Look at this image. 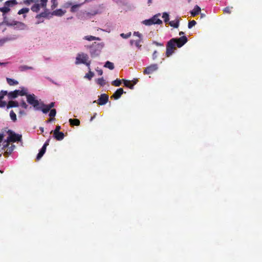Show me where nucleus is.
<instances>
[{"label":"nucleus","mask_w":262,"mask_h":262,"mask_svg":"<svg viewBox=\"0 0 262 262\" xmlns=\"http://www.w3.org/2000/svg\"><path fill=\"white\" fill-rule=\"evenodd\" d=\"M187 41V38L185 36H182L179 38H172L167 44L166 54L169 57L171 55L173 52V50L175 49V47L178 48L182 47Z\"/></svg>","instance_id":"obj_1"},{"label":"nucleus","mask_w":262,"mask_h":262,"mask_svg":"<svg viewBox=\"0 0 262 262\" xmlns=\"http://www.w3.org/2000/svg\"><path fill=\"white\" fill-rule=\"evenodd\" d=\"M9 136L6 139L4 140L3 139V141L1 143L2 149L4 150L6 147L8 146L9 143L10 142H16L19 141L21 139V135L17 134L12 130H9L8 131Z\"/></svg>","instance_id":"obj_2"},{"label":"nucleus","mask_w":262,"mask_h":262,"mask_svg":"<svg viewBox=\"0 0 262 262\" xmlns=\"http://www.w3.org/2000/svg\"><path fill=\"white\" fill-rule=\"evenodd\" d=\"M47 1L48 0H25L24 3L26 5H30L31 3H34L31 9L33 12H37L40 8L46 7Z\"/></svg>","instance_id":"obj_3"},{"label":"nucleus","mask_w":262,"mask_h":262,"mask_svg":"<svg viewBox=\"0 0 262 262\" xmlns=\"http://www.w3.org/2000/svg\"><path fill=\"white\" fill-rule=\"evenodd\" d=\"M26 98L28 103L32 105L35 110H39L38 106L40 104V102H39V101L37 99V98L34 94H28Z\"/></svg>","instance_id":"obj_4"},{"label":"nucleus","mask_w":262,"mask_h":262,"mask_svg":"<svg viewBox=\"0 0 262 262\" xmlns=\"http://www.w3.org/2000/svg\"><path fill=\"white\" fill-rule=\"evenodd\" d=\"M89 59V56L88 54L81 52L77 54L76 59H75V64L78 65L80 64H83L84 63H86V61H88Z\"/></svg>","instance_id":"obj_5"},{"label":"nucleus","mask_w":262,"mask_h":262,"mask_svg":"<svg viewBox=\"0 0 262 262\" xmlns=\"http://www.w3.org/2000/svg\"><path fill=\"white\" fill-rule=\"evenodd\" d=\"M17 4L16 0H10L5 3L4 6L0 8V11L3 13V15L8 13L10 10V7H12Z\"/></svg>","instance_id":"obj_6"},{"label":"nucleus","mask_w":262,"mask_h":262,"mask_svg":"<svg viewBox=\"0 0 262 262\" xmlns=\"http://www.w3.org/2000/svg\"><path fill=\"white\" fill-rule=\"evenodd\" d=\"M158 69V67L157 64H152L145 69L144 73L145 74H150L157 70Z\"/></svg>","instance_id":"obj_7"},{"label":"nucleus","mask_w":262,"mask_h":262,"mask_svg":"<svg viewBox=\"0 0 262 262\" xmlns=\"http://www.w3.org/2000/svg\"><path fill=\"white\" fill-rule=\"evenodd\" d=\"M108 100V96L105 94H101L98 100V103L99 105H103L105 104Z\"/></svg>","instance_id":"obj_8"},{"label":"nucleus","mask_w":262,"mask_h":262,"mask_svg":"<svg viewBox=\"0 0 262 262\" xmlns=\"http://www.w3.org/2000/svg\"><path fill=\"white\" fill-rule=\"evenodd\" d=\"M14 28L18 30H25L28 29L27 26L21 22L16 21L14 24Z\"/></svg>","instance_id":"obj_9"},{"label":"nucleus","mask_w":262,"mask_h":262,"mask_svg":"<svg viewBox=\"0 0 262 262\" xmlns=\"http://www.w3.org/2000/svg\"><path fill=\"white\" fill-rule=\"evenodd\" d=\"M38 108V111H41L44 114L47 113L51 110L47 104H45L43 102H40Z\"/></svg>","instance_id":"obj_10"},{"label":"nucleus","mask_w":262,"mask_h":262,"mask_svg":"<svg viewBox=\"0 0 262 262\" xmlns=\"http://www.w3.org/2000/svg\"><path fill=\"white\" fill-rule=\"evenodd\" d=\"M15 148V146L14 145L12 144L10 146H9V144L8 146L6 147L5 148V149L4 150L5 151L4 155L8 156V155L11 154V153L13 152V151L14 150Z\"/></svg>","instance_id":"obj_11"},{"label":"nucleus","mask_w":262,"mask_h":262,"mask_svg":"<svg viewBox=\"0 0 262 262\" xmlns=\"http://www.w3.org/2000/svg\"><path fill=\"white\" fill-rule=\"evenodd\" d=\"M20 90H16V92L18 96H26L28 95V90L24 87L20 88Z\"/></svg>","instance_id":"obj_12"},{"label":"nucleus","mask_w":262,"mask_h":262,"mask_svg":"<svg viewBox=\"0 0 262 262\" xmlns=\"http://www.w3.org/2000/svg\"><path fill=\"white\" fill-rule=\"evenodd\" d=\"M160 15V13L157 14L155 15L152 17L151 18L152 21H153V24H158L160 25L162 24V21L158 18V17Z\"/></svg>","instance_id":"obj_13"},{"label":"nucleus","mask_w":262,"mask_h":262,"mask_svg":"<svg viewBox=\"0 0 262 262\" xmlns=\"http://www.w3.org/2000/svg\"><path fill=\"white\" fill-rule=\"evenodd\" d=\"M16 39V37H6L0 38V47L3 46L6 42L13 40Z\"/></svg>","instance_id":"obj_14"},{"label":"nucleus","mask_w":262,"mask_h":262,"mask_svg":"<svg viewBox=\"0 0 262 262\" xmlns=\"http://www.w3.org/2000/svg\"><path fill=\"white\" fill-rule=\"evenodd\" d=\"M123 93V90L122 88H120L114 93L113 96L115 99H118L121 97Z\"/></svg>","instance_id":"obj_15"},{"label":"nucleus","mask_w":262,"mask_h":262,"mask_svg":"<svg viewBox=\"0 0 262 262\" xmlns=\"http://www.w3.org/2000/svg\"><path fill=\"white\" fill-rule=\"evenodd\" d=\"M201 8L199 6L195 5L190 13L192 16H195L201 12Z\"/></svg>","instance_id":"obj_16"},{"label":"nucleus","mask_w":262,"mask_h":262,"mask_svg":"<svg viewBox=\"0 0 262 262\" xmlns=\"http://www.w3.org/2000/svg\"><path fill=\"white\" fill-rule=\"evenodd\" d=\"M54 137L57 140H62L64 138V134L62 132L54 133Z\"/></svg>","instance_id":"obj_17"},{"label":"nucleus","mask_w":262,"mask_h":262,"mask_svg":"<svg viewBox=\"0 0 262 262\" xmlns=\"http://www.w3.org/2000/svg\"><path fill=\"white\" fill-rule=\"evenodd\" d=\"M83 39L91 41L93 40H100V38L99 37H96L95 36H92V35H87L83 37Z\"/></svg>","instance_id":"obj_18"},{"label":"nucleus","mask_w":262,"mask_h":262,"mask_svg":"<svg viewBox=\"0 0 262 262\" xmlns=\"http://www.w3.org/2000/svg\"><path fill=\"white\" fill-rule=\"evenodd\" d=\"M169 24L171 27L174 28H178L179 26V19L178 18H176L173 20H171L169 22Z\"/></svg>","instance_id":"obj_19"},{"label":"nucleus","mask_w":262,"mask_h":262,"mask_svg":"<svg viewBox=\"0 0 262 262\" xmlns=\"http://www.w3.org/2000/svg\"><path fill=\"white\" fill-rule=\"evenodd\" d=\"M19 106L18 103L17 101H10L7 106V108L11 107H15Z\"/></svg>","instance_id":"obj_20"},{"label":"nucleus","mask_w":262,"mask_h":262,"mask_svg":"<svg viewBox=\"0 0 262 262\" xmlns=\"http://www.w3.org/2000/svg\"><path fill=\"white\" fill-rule=\"evenodd\" d=\"M83 4V3L72 5L71 8V12H75L77 11Z\"/></svg>","instance_id":"obj_21"},{"label":"nucleus","mask_w":262,"mask_h":262,"mask_svg":"<svg viewBox=\"0 0 262 262\" xmlns=\"http://www.w3.org/2000/svg\"><path fill=\"white\" fill-rule=\"evenodd\" d=\"M19 70L21 72H24L28 70H33L34 69L32 67H30L26 65H22L19 67Z\"/></svg>","instance_id":"obj_22"},{"label":"nucleus","mask_w":262,"mask_h":262,"mask_svg":"<svg viewBox=\"0 0 262 262\" xmlns=\"http://www.w3.org/2000/svg\"><path fill=\"white\" fill-rule=\"evenodd\" d=\"M93 46L94 48H96V49H97L98 50H99V51L101 52V50L102 49V48L104 47V43H103V42H99V43L94 42V43L93 44Z\"/></svg>","instance_id":"obj_23"},{"label":"nucleus","mask_w":262,"mask_h":262,"mask_svg":"<svg viewBox=\"0 0 262 262\" xmlns=\"http://www.w3.org/2000/svg\"><path fill=\"white\" fill-rule=\"evenodd\" d=\"M6 80H7V83L10 85H17L18 84V82L17 80L13 79H11L10 78H7Z\"/></svg>","instance_id":"obj_24"},{"label":"nucleus","mask_w":262,"mask_h":262,"mask_svg":"<svg viewBox=\"0 0 262 262\" xmlns=\"http://www.w3.org/2000/svg\"><path fill=\"white\" fill-rule=\"evenodd\" d=\"M100 53V51L97 49H92L90 51L91 55L92 57H95L98 56Z\"/></svg>","instance_id":"obj_25"},{"label":"nucleus","mask_w":262,"mask_h":262,"mask_svg":"<svg viewBox=\"0 0 262 262\" xmlns=\"http://www.w3.org/2000/svg\"><path fill=\"white\" fill-rule=\"evenodd\" d=\"M141 39H139L137 40H130V43L131 45H133L134 43L136 45V46L138 48L140 49L141 47Z\"/></svg>","instance_id":"obj_26"},{"label":"nucleus","mask_w":262,"mask_h":262,"mask_svg":"<svg viewBox=\"0 0 262 262\" xmlns=\"http://www.w3.org/2000/svg\"><path fill=\"white\" fill-rule=\"evenodd\" d=\"M66 13L65 11H63L62 10L59 9L56 10L53 12V14L56 16H62Z\"/></svg>","instance_id":"obj_27"},{"label":"nucleus","mask_w":262,"mask_h":262,"mask_svg":"<svg viewBox=\"0 0 262 262\" xmlns=\"http://www.w3.org/2000/svg\"><path fill=\"white\" fill-rule=\"evenodd\" d=\"M69 121L71 125H77H77H79L80 124L79 120L77 119H70Z\"/></svg>","instance_id":"obj_28"},{"label":"nucleus","mask_w":262,"mask_h":262,"mask_svg":"<svg viewBox=\"0 0 262 262\" xmlns=\"http://www.w3.org/2000/svg\"><path fill=\"white\" fill-rule=\"evenodd\" d=\"M8 97L9 99H14L16 98L18 95L16 93V91L10 92L8 94Z\"/></svg>","instance_id":"obj_29"},{"label":"nucleus","mask_w":262,"mask_h":262,"mask_svg":"<svg viewBox=\"0 0 262 262\" xmlns=\"http://www.w3.org/2000/svg\"><path fill=\"white\" fill-rule=\"evenodd\" d=\"M104 67L105 68H107L110 70H113L114 69V66L113 63L110 62V61H106L104 64Z\"/></svg>","instance_id":"obj_30"},{"label":"nucleus","mask_w":262,"mask_h":262,"mask_svg":"<svg viewBox=\"0 0 262 262\" xmlns=\"http://www.w3.org/2000/svg\"><path fill=\"white\" fill-rule=\"evenodd\" d=\"M96 81L97 83L100 84L101 86H104L106 83L105 80L102 77L96 79Z\"/></svg>","instance_id":"obj_31"},{"label":"nucleus","mask_w":262,"mask_h":262,"mask_svg":"<svg viewBox=\"0 0 262 262\" xmlns=\"http://www.w3.org/2000/svg\"><path fill=\"white\" fill-rule=\"evenodd\" d=\"M29 11V8H24L18 11V14L20 15V14H26V13H28Z\"/></svg>","instance_id":"obj_32"},{"label":"nucleus","mask_w":262,"mask_h":262,"mask_svg":"<svg viewBox=\"0 0 262 262\" xmlns=\"http://www.w3.org/2000/svg\"><path fill=\"white\" fill-rule=\"evenodd\" d=\"M10 117L11 119L13 121L15 122L17 120L16 115L13 111H11L10 112Z\"/></svg>","instance_id":"obj_33"},{"label":"nucleus","mask_w":262,"mask_h":262,"mask_svg":"<svg viewBox=\"0 0 262 262\" xmlns=\"http://www.w3.org/2000/svg\"><path fill=\"white\" fill-rule=\"evenodd\" d=\"M142 23L146 26H150L153 24V21H152V20L151 18L148 19H145L143 21H142Z\"/></svg>","instance_id":"obj_34"},{"label":"nucleus","mask_w":262,"mask_h":262,"mask_svg":"<svg viewBox=\"0 0 262 262\" xmlns=\"http://www.w3.org/2000/svg\"><path fill=\"white\" fill-rule=\"evenodd\" d=\"M94 76V74L91 71H89V72L85 74L84 76L85 78H87L89 80H91L93 77Z\"/></svg>","instance_id":"obj_35"},{"label":"nucleus","mask_w":262,"mask_h":262,"mask_svg":"<svg viewBox=\"0 0 262 262\" xmlns=\"http://www.w3.org/2000/svg\"><path fill=\"white\" fill-rule=\"evenodd\" d=\"M162 17L164 18L165 23H167L169 21V14L167 12L163 13Z\"/></svg>","instance_id":"obj_36"},{"label":"nucleus","mask_w":262,"mask_h":262,"mask_svg":"<svg viewBox=\"0 0 262 262\" xmlns=\"http://www.w3.org/2000/svg\"><path fill=\"white\" fill-rule=\"evenodd\" d=\"M112 83L113 85H115L116 86H119L120 85L121 83V80L120 79H116L114 81H113Z\"/></svg>","instance_id":"obj_37"},{"label":"nucleus","mask_w":262,"mask_h":262,"mask_svg":"<svg viewBox=\"0 0 262 262\" xmlns=\"http://www.w3.org/2000/svg\"><path fill=\"white\" fill-rule=\"evenodd\" d=\"M56 111L55 109H51L50 110V112L49 113V116L51 117H54L56 116Z\"/></svg>","instance_id":"obj_38"},{"label":"nucleus","mask_w":262,"mask_h":262,"mask_svg":"<svg viewBox=\"0 0 262 262\" xmlns=\"http://www.w3.org/2000/svg\"><path fill=\"white\" fill-rule=\"evenodd\" d=\"M120 36H121L123 38L126 39V38H129V37L131 36V32H128V33H127V34L121 33V34H120Z\"/></svg>","instance_id":"obj_39"},{"label":"nucleus","mask_w":262,"mask_h":262,"mask_svg":"<svg viewBox=\"0 0 262 262\" xmlns=\"http://www.w3.org/2000/svg\"><path fill=\"white\" fill-rule=\"evenodd\" d=\"M195 24H196V21L195 20H191L189 22L188 25V27L189 29H191L193 26H194L195 25Z\"/></svg>","instance_id":"obj_40"},{"label":"nucleus","mask_w":262,"mask_h":262,"mask_svg":"<svg viewBox=\"0 0 262 262\" xmlns=\"http://www.w3.org/2000/svg\"><path fill=\"white\" fill-rule=\"evenodd\" d=\"M7 94V91H2L1 92H0V100H2L4 96Z\"/></svg>","instance_id":"obj_41"},{"label":"nucleus","mask_w":262,"mask_h":262,"mask_svg":"<svg viewBox=\"0 0 262 262\" xmlns=\"http://www.w3.org/2000/svg\"><path fill=\"white\" fill-rule=\"evenodd\" d=\"M233 7H227L224 9V12L226 13H230Z\"/></svg>","instance_id":"obj_42"},{"label":"nucleus","mask_w":262,"mask_h":262,"mask_svg":"<svg viewBox=\"0 0 262 262\" xmlns=\"http://www.w3.org/2000/svg\"><path fill=\"white\" fill-rule=\"evenodd\" d=\"M20 106H21L22 107H23L25 109H27L28 107V105L27 104V103L24 100H23L20 102Z\"/></svg>","instance_id":"obj_43"},{"label":"nucleus","mask_w":262,"mask_h":262,"mask_svg":"<svg viewBox=\"0 0 262 262\" xmlns=\"http://www.w3.org/2000/svg\"><path fill=\"white\" fill-rule=\"evenodd\" d=\"M52 4V8H56L58 5V3L57 0H52L51 1Z\"/></svg>","instance_id":"obj_44"},{"label":"nucleus","mask_w":262,"mask_h":262,"mask_svg":"<svg viewBox=\"0 0 262 262\" xmlns=\"http://www.w3.org/2000/svg\"><path fill=\"white\" fill-rule=\"evenodd\" d=\"M102 13V10H94L91 13V14L92 15H96V14H100Z\"/></svg>","instance_id":"obj_45"},{"label":"nucleus","mask_w":262,"mask_h":262,"mask_svg":"<svg viewBox=\"0 0 262 262\" xmlns=\"http://www.w3.org/2000/svg\"><path fill=\"white\" fill-rule=\"evenodd\" d=\"M122 81L124 82V84L125 86L128 87V85L130 84V81L123 79Z\"/></svg>","instance_id":"obj_46"},{"label":"nucleus","mask_w":262,"mask_h":262,"mask_svg":"<svg viewBox=\"0 0 262 262\" xmlns=\"http://www.w3.org/2000/svg\"><path fill=\"white\" fill-rule=\"evenodd\" d=\"M7 103L5 101L0 100V107H4L6 105Z\"/></svg>","instance_id":"obj_47"},{"label":"nucleus","mask_w":262,"mask_h":262,"mask_svg":"<svg viewBox=\"0 0 262 262\" xmlns=\"http://www.w3.org/2000/svg\"><path fill=\"white\" fill-rule=\"evenodd\" d=\"M83 64L86 65L88 67L89 71H91V68H90L91 61L88 60V61H86V63H84Z\"/></svg>","instance_id":"obj_48"},{"label":"nucleus","mask_w":262,"mask_h":262,"mask_svg":"<svg viewBox=\"0 0 262 262\" xmlns=\"http://www.w3.org/2000/svg\"><path fill=\"white\" fill-rule=\"evenodd\" d=\"M5 135L3 133H0V147H1V143L3 141V139L4 138Z\"/></svg>","instance_id":"obj_49"},{"label":"nucleus","mask_w":262,"mask_h":262,"mask_svg":"<svg viewBox=\"0 0 262 262\" xmlns=\"http://www.w3.org/2000/svg\"><path fill=\"white\" fill-rule=\"evenodd\" d=\"M133 35L134 36H138L140 38H141L142 37L141 34H140L139 32H134V33H133Z\"/></svg>","instance_id":"obj_50"},{"label":"nucleus","mask_w":262,"mask_h":262,"mask_svg":"<svg viewBox=\"0 0 262 262\" xmlns=\"http://www.w3.org/2000/svg\"><path fill=\"white\" fill-rule=\"evenodd\" d=\"M46 147H45V146H43L42 147V148L40 149V150H39V152L44 155V154L46 152Z\"/></svg>","instance_id":"obj_51"},{"label":"nucleus","mask_w":262,"mask_h":262,"mask_svg":"<svg viewBox=\"0 0 262 262\" xmlns=\"http://www.w3.org/2000/svg\"><path fill=\"white\" fill-rule=\"evenodd\" d=\"M46 16V13L43 12V13H41L37 15L36 17V18H39V17H45Z\"/></svg>","instance_id":"obj_52"},{"label":"nucleus","mask_w":262,"mask_h":262,"mask_svg":"<svg viewBox=\"0 0 262 262\" xmlns=\"http://www.w3.org/2000/svg\"><path fill=\"white\" fill-rule=\"evenodd\" d=\"M72 3L71 2H67L64 4L65 8H69L70 6H72Z\"/></svg>","instance_id":"obj_53"},{"label":"nucleus","mask_w":262,"mask_h":262,"mask_svg":"<svg viewBox=\"0 0 262 262\" xmlns=\"http://www.w3.org/2000/svg\"><path fill=\"white\" fill-rule=\"evenodd\" d=\"M60 129V126L58 125L56 127L55 130L53 131L54 133H57V132H59V129Z\"/></svg>","instance_id":"obj_54"},{"label":"nucleus","mask_w":262,"mask_h":262,"mask_svg":"<svg viewBox=\"0 0 262 262\" xmlns=\"http://www.w3.org/2000/svg\"><path fill=\"white\" fill-rule=\"evenodd\" d=\"M152 43L156 45L157 46H163V43H159V42H157L156 41H154L152 42Z\"/></svg>","instance_id":"obj_55"},{"label":"nucleus","mask_w":262,"mask_h":262,"mask_svg":"<svg viewBox=\"0 0 262 262\" xmlns=\"http://www.w3.org/2000/svg\"><path fill=\"white\" fill-rule=\"evenodd\" d=\"M43 154H42V153L39 152V153L38 154L37 156V160H39L42 156H43Z\"/></svg>","instance_id":"obj_56"},{"label":"nucleus","mask_w":262,"mask_h":262,"mask_svg":"<svg viewBox=\"0 0 262 262\" xmlns=\"http://www.w3.org/2000/svg\"><path fill=\"white\" fill-rule=\"evenodd\" d=\"M54 102H51L49 104H48L47 105L49 106V108L51 110V108L54 106Z\"/></svg>","instance_id":"obj_57"},{"label":"nucleus","mask_w":262,"mask_h":262,"mask_svg":"<svg viewBox=\"0 0 262 262\" xmlns=\"http://www.w3.org/2000/svg\"><path fill=\"white\" fill-rule=\"evenodd\" d=\"M96 71L97 72L99 75H102L103 74V71L101 69H97Z\"/></svg>","instance_id":"obj_58"},{"label":"nucleus","mask_w":262,"mask_h":262,"mask_svg":"<svg viewBox=\"0 0 262 262\" xmlns=\"http://www.w3.org/2000/svg\"><path fill=\"white\" fill-rule=\"evenodd\" d=\"M157 52L156 51H155L154 53H153V54H152V58L154 59H155V58H157Z\"/></svg>","instance_id":"obj_59"},{"label":"nucleus","mask_w":262,"mask_h":262,"mask_svg":"<svg viewBox=\"0 0 262 262\" xmlns=\"http://www.w3.org/2000/svg\"><path fill=\"white\" fill-rule=\"evenodd\" d=\"M50 139H48L46 142L45 143L43 146H45V147L47 148V146L49 145Z\"/></svg>","instance_id":"obj_60"},{"label":"nucleus","mask_w":262,"mask_h":262,"mask_svg":"<svg viewBox=\"0 0 262 262\" xmlns=\"http://www.w3.org/2000/svg\"><path fill=\"white\" fill-rule=\"evenodd\" d=\"M20 115H26V113L24 111H20L19 112Z\"/></svg>","instance_id":"obj_61"},{"label":"nucleus","mask_w":262,"mask_h":262,"mask_svg":"<svg viewBox=\"0 0 262 262\" xmlns=\"http://www.w3.org/2000/svg\"><path fill=\"white\" fill-rule=\"evenodd\" d=\"M134 84H129L128 86L130 89H134Z\"/></svg>","instance_id":"obj_62"},{"label":"nucleus","mask_w":262,"mask_h":262,"mask_svg":"<svg viewBox=\"0 0 262 262\" xmlns=\"http://www.w3.org/2000/svg\"><path fill=\"white\" fill-rule=\"evenodd\" d=\"M134 84H129L128 86L130 89H134Z\"/></svg>","instance_id":"obj_63"},{"label":"nucleus","mask_w":262,"mask_h":262,"mask_svg":"<svg viewBox=\"0 0 262 262\" xmlns=\"http://www.w3.org/2000/svg\"><path fill=\"white\" fill-rule=\"evenodd\" d=\"M54 119H55L54 118H52V117H51V118H50V119L47 121V122H51V121H52L54 120Z\"/></svg>","instance_id":"obj_64"}]
</instances>
